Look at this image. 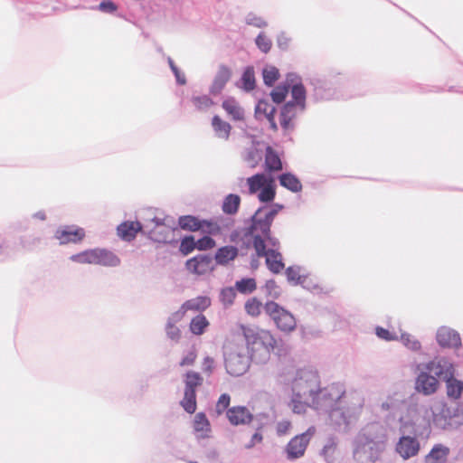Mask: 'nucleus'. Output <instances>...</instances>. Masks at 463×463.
<instances>
[{"label":"nucleus","instance_id":"f257e3e1","mask_svg":"<svg viewBox=\"0 0 463 463\" xmlns=\"http://www.w3.org/2000/svg\"><path fill=\"white\" fill-rule=\"evenodd\" d=\"M383 411H389L400 423V432L402 436L396 444V452L407 460L418 455L420 445L419 440L406 433H411L413 426L422 417H428V406L425 401L417 393L407 394L395 392L387 396L381 404Z\"/></svg>","mask_w":463,"mask_h":463},{"label":"nucleus","instance_id":"f03ea898","mask_svg":"<svg viewBox=\"0 0 463 463\" xmlns=\"http://www.w3.org/2000/svg\"><path fill=\"white\" fill-rule=\"evenodd\" d=\"M314 400V409L327 413L329 425L339 433L350 430L358 420L364 402L360 392H346L340 383L319 387Z\"/></svg>","mask_w":463,"mask_h":463},{"label":"nucleus","instance_id":"7ed1b4c3","mask_svg":"<svg viewBox=\"0 0 463 463\" xmlns=\"http://www.w3.org/2000/svg\"><path fill=\"white\" fill-rule=\"evenodd\" d=\"M282 204L260 207L250 218V225L246 235L253 238V247L259 257H265L268 269L273 273H279L285 267L279 252V241L271 235V224Z\"/></svg>","mask_w":463,"mask_h":463},{"label":"nucleus","instance_id":"20e7f679","mask_svg":"<svg viewBox=\"0 0 463 463\" xmlns=\"http://www.w3.org/2000/svg\"><path fill=\"white\" fill-rule=\"evenodd\" d=\"M387 436L379 423L364 428L355 439L354 458L357 463H375L385 450Z\"/></svg>","mask_w":463,"mask_h":463},{"label":"nucleus","instance_id":"39448f33","mask_svg":"<svg viewBox=\"0 0 463 463\" xmlns=\"http://www.w3.org/2000/svg\"><path fill=\"white\" fill-rule=\"evenodd\" d=\"M241 330L250 360L256 364L268 362L276 345L272 334L259 327L242 326Z\"/></svg>","mask_w":463,"mask_h":463},{"label":"nucleus","instance_id":"423d86ee","mask_svg":"<svg viewBox=\"0 0 463 463\" xmlns=\"http://www.w3.org/2000/svg\"><path fill=\"white\" fill-rule=\"evenodd\" d=\"M319 386L320 377L317 370L313 368L299 369L292 382V394L307 401H315Z\"/></svg>","mask_w":463,"mask_h":463},{"label":"nucleus","instance_id":"0eeeda50","mask_svg":"<svg viewBox=\"0 0 463 463\" xmlns=\"http://www.w3.org/2000/svg\"><path fill=\"white\" fill-rule=\"evenodd\" d=\"M430 371L439 379L446 382L447 395L449 398L458 400L461 397L463 392V382L454 378V366L445 358H439L433 360L430 364Z\"/></svg>","mask_w":463,"mask_h":463},{"label":"nucleus","instance_id":"6e6552de","mask_svg":"<svg viewBox=\"0 0 463 463\" xmlns=\"http://www.w3.org/2000/svg\"><path fill=\"white\" fill-rule=\"evenodd\" d=\"M70 260L80 264H93L109 268L118 267L121 263L118 255L111 250L103 248L83 250L80 253L71 255Z\"/></svg>","mask_w":463,"mask_h":463},{"label":"nucleus","instance_id":"1a4fd4ad","mask_svg":"<svg viewBox=\"0 0 463 463\" xmlns=\"http://www.w3.org/2000/svg\"><path fill=\"white\" fill-rule=\"evenodd\" d=\"M265 313L274 322L278 329L289 333L295 330L297 321L295 317L287 309L274 301H268L264 306Z\"/></svg>","mask_w":463,"mask_h":463},{"label":"nucleus","instance_id":"9d476101","mask_svg":"<svg viewBox=\"0 0 463 463\" xmlns=\"http://www.w3.org/2000/svg\"><path fill=\"white\" fill-rule=\"evenodd\" d=\"M433 422L442 430L458 428L463 424V410L458 406L443 404L439 412H432Z\"/></svg>","mask_w":463,"mask_h":463},{"label":"nucleus","instance_id":"9b49d317","mask_svg":"<svg viewBox=\"0 0 463 463\" xmlns=\"http://www.w3.org/2000/svg\"><path fill=\"white\" fill-rule=\"evenodd\" d=\"M432 363L433 361L424 365V370L418 374L415 381L416 391L426 396L435 393L439 388V377L434 374V372L430 371Z\"/></svg>","mask_w":463,"mask_h":463},{"label":"nucleus","instance_id":"f8f14e48","mask_svg":"<svg viewBox=\"0 0 463 463\" xmlns=\"http://www.w3.org/2000/svg\"><path fill=\"white\" fill-rule=\"evenodd\" d=\"M250 357L240 352H230L225 354V368L232 376H241L247 372Z\"/></svg>","mask_w":463,"mask_h":463},{"label":"nucleus","instance_id":"ddd939ff","mask_svg":"<svg viewBox=\"0 0 463 463\" xmlns=\"http://www.w3.org/2000/svg\"><path fill=\"white\" fill-rule=\"evenodd\" d=\"M315 427H310L306 432L297 435L288 442L286 448L287 457L288 459H296L304 455L311 437L315 434Z\"/></svg>","mask_w":463,"mask_h":463},{"label":"nucleus","instance_id":"4468645a","mask_svg":"<svg viewBox=\"0 0 463 463\" xmlns=\"http://www.w3.org/2000/svg\"><path fill=\"white\" fill-rule=\"evenodd\" d=\"M307 109L298 108V104L288 101L283 105L279 114L280 126L284 131H291L295 128L294 119L302 115Z\"/></svg>","mask_w":463,"mask_h":463},{"label":"nucleus","instance_id":"2eb2a0df","mask_svg":"<svg viewBox=\"0 0 463 463\" xmlns=\"http://www.w3.org/2000/svg\"><path fill=\"white\" fill-rule=\"evenodd\" d=\"M150 222L155 225L153 228L149 227L147 232L151 234L153 240L163 243H170L174 240L175 229L166 225L165 219L154 217Z\"/></svg>","mask_w":463,"mask_h":463},{"label":"nucleus","instance_id":"dca6fc26","mask_svg":"<svg viewBox=\"0 0 463 463\" xmlns=\"http://www.w3.org/2000/svg\"><path fill=\"white\" fill-rule=\"evenodd\" d=\"M84 236V230L75 225L60 227L57 229L54 235L55 239H57L61 244L77 243L80 241Z\"/></svg>","mask_w":463,"mask_h":463},{"label":"nucleus","instance_id":"f3484780","mask_svg":"<svg viewBox=\"0 0 463 463\" xmlns=\"http://www.w3.org/2000/svg\"><path fill=\"white\" fill-rule=\"evenodd\" d=\"M186 268L192 273L203 275L213 268V258L208 254H199L186 261Z\"/></svg>","mask_w":463,"mask_h":463},{"label":"nucleus","instance_id":"a211bd4d","mask_svg":"<svg viewBox=\"0 0 463 463\" xmlns=\"http://www.w3.org/2000/svg\"><path fill=\"white\" fill-rule=\"evenodd\" d=\"M436 339L442 347L458 348L461 345L459 334L448 326H441L438 329Z\"/></svg>","mask_w":463,"mask_h":463},{"label":"nucleus","instance_id":"6ab92c4d","mask_svg":"<svg viewBox=\"0 0 463 463\" xmlns=\"http://www.w3.org/2000/svg\"><path fill=\"white\" fill-rule=\"evenodd\" d=\"M229 422L233 426L247 425L253 420L252 413L245 406H233L226 411Z\"/></svg>","mask_w":463,"mask_h":463},{"label":"nucleus","instance_id":"aec40b11","mask_svg":"<svg viewBox=\"0 0 463 463\" xmlns=\"http://www.w3.org/2000/svg\"><path fill=\"white\" fill-rule=\"evenodd\" d=\"M302 268L300 266H291L286 269V276L289 282L294 285H301L303 288H309L316 292H319L320 287L316 284L311 287L310 282L306 275L302 274Z\"/></svg>","mask_w":463,"mask_h":463},{"label":"nucleus","instance_id":"412c9836","mask_svg":"<svg viewBox=\"0 0 463 463\" xmlns=\"http://www.w3.org/2000/svg\"><path fill=\"white\" fill-rule=\"evenodd\" d=\"M232 76L231 70L226 65H220L209 88L210 94L213 96L219 95Z\"/></svg>","mask_w":463,"mask_h":463},{"label":"nucleus","instance_id":"4be33fe9","mask_svg":"<svg viewBox=\"0 0 463 463\" xmlns=\"http://www.w3.org/2000/svg\"><path fill=\"white\" fill-rule=\"evenodd\" d=\"M193 429L198 440L209 439L212 434V427L209 420L203 412H198L194 415Z\"/></svg>","mask_w":463,"mask_h":463},{"label":"nucleus","instance_id":"5701e85b","mask_svg":"<svg viewBox=\"0 0 463 463\" xmlns=\"http://www.w3.org/2000/svg\"><path fill=\"white\" fill-rule=\"evenodd\" d=\"M148 224H142L139 222H125L118 225V233L125 241L133 240L138 232H146Z\"/></svg>","mask_w":463,"mask_h":463},{"label":"nucleus","instance_id":"b1692460","mask_svg":"<svg viewBox=\"0 0 463 463\" xmlns=\"http://www.w3.org/2000/svg\"><path fill=\"white\" fill-rule=\"evenodd\" d=\"M222 108L234 121H242L245 118V111L234 98H227L222 103Z\"/></svg>","mask_w":463,"mask_h":463},{"label":"nucleus","instance_id":"393cba45","mask_svg":"<svg viewBox=\"0 0 463 463\" xmlns=\"http://www.w3.org/2000/svg\"><path fill=\"white\" fill-rule=\"evenodd\" d=\"M449 449L442 444H436L425 457V463H445Z\"/></svg>","mask_w":463,"mask_h":463},{"label":"nucleus","instance_id":"a878e982","mask_svg":"<svg viewBox=\"0 0 463 463\" xmlns=\"http://www.w3.org/2000/svg\"><path fill=\"white\" fill-rule=\"evenodd\" d=\"M212 127L217 137L228 140L232 130V126L228 122L215 115L212 118Z\"/></svg>","mask_w":463,"mask_h":463},{"label":"nucleus","instance_id":"bb28decb","mask_svg":"<svg viewBox=\"0 0 463 463\" xmlns=\"http://www.w3.org/2000/svg\"><path fill=\"white\" fill-rule=\"evenodd\" d=\"M241 197L235 194H227L222 201V211L228 215H234L238 213L241 205Z\"/></svg>","mask_w":463,"mask_h":463},{"label":"nucleus","instance_id":"cd10ccee","mask_svg":"<svg viewBox=\"0 0 463 463\" xmlns=\"http://www.w3.org/2000/svg\"><path fill=\"white\" fill-rule=\"evenodd\" d=\"M265 166L266 170L269 172L279 171L282 169V162L278 152L270 146L266 148Z\"/></svg>","mask_w":463,"mask_h":463},{"label":"nucleus","instance_id":"c85d7f7f","mask_svg":"<svg viewBox=\"0 0 463 463\" xmlns=\"http://www.w3.org/2000/svg\"><path fill=\"white\" fill-rule=\"evenodd\" d=\"M279 181L281 186L293 192L298 193L302 190V184L299 179L291 173H285L279 176Z\"/></svg>","mask_w":463,"mask_h":463},{"label":"nucleus","instance_id":"c756f323","mask_svg":"<svg viewBox=\"0 0 463 463\" xmlns=\"http://www.w3.org/2000/svg\"><path fill=\"white\" fill-rule=\"evenodd\" d=\"M238 255V249L234 246H224L220 248L215 253V260L220 265H225L233 260Z\"/></svg>","mask_w":463,"mask_h":463},{"label":"nucleus","instance_id":"7c9ffc66","mask_svg":"<svg viewBox=\"0 0 463 463\" xmlns=\"http://www.w3.org/2000/svg\"><path fill=\"white\" fill-rule=\"evenodd\" d=\"M211 305L210 298L206 296H199L197 298L186 300L182 306L186 310L203 311Z\"/></svg>","mask_w":463,"mask_h":463},{"label":"nucleus","instance_id":"2f4dec72","mask_svg":"<svg viewBox=\"0 0 463 463\" xmlns=\"http://www.w3.org/2000/svg\"><path fill=\"white\" fill-rule=\"evenodd\" d=\"M256 86L254 69L251 66H248L245 68L240 82L238 83V87L242 89L243 90L249 92L254 90Z\"/></svg>","mask_w":463,"mask_h":463},{"label":"nucleus","instance_id":"473e14b6","mask_svg":"<svg viewBox=\"0 0 463 463\" xmlns=\"http://www.w3.org/2000/svg\"><path fill=\"white\" fill-rule=\"evenodd\" d=\"M290 102L298 104V108L307 109V91L303 84H296L290 88Z\"/></svg>","mask_w":463,"mask_h":463},{"label":"nucleus","instance_id":"72a5a7b5","mask_svg":"<svg viewBox=\"0 0 463 463\" xmlns=\"http://www.w3.org/2000/svg\"><path fill=\"white\" fill-rule=\"evenodd\" d=\"M209 325L210 323L205 316L199 314L191 320L189 328L192 334L201 335L205 332Z\"/></svg>","mask_w":463,"mask_h":463},{"label":"nucleus","instance_id":"f704fd0d","mask_svg":"<svg viewBox=\"0 0 463 463\" xmlns=\"http://www.w3.org/2000/svg\"><path fill=\"white\" fill-rule=\"evenodd\" d=\"M276 108L270 104L268 100L260 99L255 107V117L257 119L267 118L275 115Z\"/></svg>","mask_w":463,"mask_h":463},{"label":"nucleus","instance_id":"c9c22d12","mask_svg":"<svg viewBox=\"0 0 463 463\" xmlns=\"http://www.w3.org/2000/svg\"><path fill=\"white\" fill-rule=\"evenodd\" d=\"M269 179H268L264 174H256L247 178L246 182L249 186V194H256L269 182Z\"/></svg>","mask_w":463,"mask_h":463},{"label":"nucleus","instance_id":"e433bc0d","mask_svg":"<svg viewBox=\"0 0 463 463\" xmlns=\"http://www.w3.org/2000/svg\"><path fill=\"white\" fill-rule=\"evenodd\" d=\"M203 381V379L199 373L194 371L187 372L184 378V391L196 393V388L202 385Z\"/></svg>","mask_w":463,"mask_h":463},{"label":"nucleus","instance_id":"4c0bfd02","mask_svg":"<svg viewBox=\"0 0 463 463\" xmlns=\"http://www.w3.org/2000/svg\"><path fill=\"white\" fill-rule=\"evenodd\" d=\"M244 23L258 29H265L269 26V22L255 12H249L244 16Z\"/></svg>","mask_w":463,"mask_h":463},{"label":"nucleus","instance_id":"58836bf2","mask_svg":"<svg viewBox=\"0 0 463 463\" xmlns=\"http://www.w3.org/2000/svg\"><path fill=\"white\" fill-rule=\"evenodd\" d=\"M191 102L194 108L202 112L207 111L214 104L212 98L208 95H197L191 98Z\"/></svg>","mask_w":463,"mask_h":463},{"label":"nucleus","instance_id":"ea45409f","mask_svg":"<svg viewBox=\"0 0 463 463\" xmlns=\"http://www.w3.org/2000/svg\"><path fill=\"white\" fill-rule=\"evenodd\" d=\"M254 43L257 46V48L262 52V53H269L272 48V41L271 39L267 35V33L263 31L260 32L258 35L256 36Z\"/></svg>","mask_w":463,"mask_h":463},{"label":"nucleus","instance_id":"a19ab883","mask_svg":"<svg viewBox=\"0 0 463 463\" xmlns=\"http://www.w3.org/2000/svg\"><path fill=\"white\" fill-rule=\"evenodd\" d=\"M179 226L183 230H188V231H198L202 228L201 222L194 216L186 215V216H181L179 218Z\"/></svg>","mask_w":463,"mask_h":463},{"label":"nucleus","instance_id":"79ce46f5","mask_svg":"<svg viewBox=\"0 0 463 463\" xmlns=\"http://www.w3.org/2000/svg\"><path fill=\"white\" fill-rule=\"evenodd\" d=\"M291 404L292 411L298 414L304 413L307 407L314 408V401H307L294 394H292Z\"/></svg>","mask_w":463,"mask_h":463},{"label":"nucleus","instance_id":"37998d69","mask_svg":"<svg viewBox=\"0 0 463 463\" xmlns=\"http://www.w3.org/2000/svg\"><path fill=\"white\" fill-rule=\"evenodd\" d=\"M271 179L260 190L258 198L262 203H269L273 201L276 192Z\"/></svg>","mask_w":463,"mask_h":463},{"label":"nucleus","instance_id":"c03bdc74","mask_svg":"<svg viewBox=\"0 0 463 463\" xmlns=\"http://www.w3.org/2000/svg\"><path fill=\"white\" fill-rule=\"evenodd\" d=\"M181 405L188 413H194L196 410V393L184 391Z\"/></svg>","mask_w":463,"mask_h":463},{"label":"nucleus","instance_id":"a18cd8bd","mask_svg":"<svg viewBox=\"0 0 463 463\" xmlns=\"http://www.w3.org/2000/svg\"><path fill=\"white\" fill-rule=\"evenodd\" d=\"M292 43L291 35L286 31H280L276 35V43L278 48L282 52H287L290 48Z\"/></svg>","mask_w":463,"mask_h":463},{"label":"nucleus","instance_id":"49530a36","mask_svg":"<svg viewBox=\"0 0 463 463\" xmlns=\"http://www.w3.org/2000/svg\"><path fill=\"white\" fill-rule=\"evenodd\" d=\"M263 81L267 86H272L279 79V70L274 66H266L262 71Z\"/></svg>","mask_w":463,"mask_h":463},{"label":"nucleus","instance_id":"de8ad7c7","mask_svg":"<svg viewBox=\"0 0 463 463\" xmlns=\"http://www.w3.org/2000/svg\"><path fill=\"white\" fill-rule=\"evenodd\" d=\"M235 287L239 292L249 294L256 289V282L254 279H242L236 282Z\"/></svg>","mask_w":463,"mask_h":463},{"label":"nucleus","instance_id":"09e8293b","mask_svg":"<svg viewBox=\"0 0 463 463\" xmlns=\"http://www.w3.org/2000/svg\"><path fill=\"white\" fill-rule=\"evenodd\" d=\"M400 341L409 349L412 351H419L421 348L420 343L411 334L402 333Z\"/></svg>","mask_w":463,"mask_h":463},{"label":"nucleus","instance_id":"8fccbe9b","mask_svg":"<svg viewBox=\"0 0 463 463\" xmlns=\"http://www.w3.org/2000/svg\"><path fill=\"white\" fill-rule=\"evenodd\" d=\"M288 87L286 85H278L271 92L270 97L274 103L279 104L284 101L287 94L288 93Z\"/></svg>","mask_w":463,"mask_h":463},{"label":"nucleus","instance_id":"3c124183","mask_svg":"<svg viewBox=\"0 0 463 463\" xmlns=\"http://www.w3.org/2000/svg\"><path fill=\"white\" fill-rule=\"evenodd\" d=\"M165 331L167 338L170 339L175 344H177L180 341L182 333L177 326L172 325L170 323H165Z\"/></svg>","mask_w":463,"mask_h":463},{"label":"nucleus","instance_id":"603ef678","mask_svg":"<svg viewBox=\"0 0 463 463\" xmlns=\"http://www.w3.org/2000/svg\"><path fill=\"white\" fill-rule=\"evenodd\" d=\"M230 402L231 397L227 393H223L219 397L217 403L215 405V412L218 416L222 415L225 411H227L228 407L230 405Z\"/></svg>","mask_w":463,"mask_h":463},{"label":"nucleus","instance_id":"864d4df0","mask_svg":"<svg viewBox=\"0 0 463 463\" xmlns=\"http://www.w3.org/2000/svg\"><path fill=\"white\" fill-rule=\"evenodd\" d=\"M196 248L195 241L193 236H186L181 241L180 251L184 255H188Z\"/></svg>","mask_w":463,"mask_h":463},{"label":"nucleus","instance_id":"5fc2aeb1","mask_svg":"<svg viewBox=\"0 0 463 463\" xmlns=\"http://www.w3.org/2000/svg\"><path fill=\"white\" fill-rule=\"evenodd\" d=\"M236 297V291L232 288H225L221 291L220 298L225 306H230L233 303Z\"/></svg>","mask_w":463,"mask_h":463},{"label":"nucleus","instance_id":"6e6d98bb","mask_svg":"<svg viewBox=\"0 0 463 463\" xmlns=\"http://www.w3.org/2000/svg\"><path fill=\"white\" fill-rule=\"evenodd\" d=\"M195 244L196 249L200 250H205L213 248L215 246V241L210 236H203V238L195 241Z\"/></svg>","mask_w":463,"mask_h":463},{"label":"nucleus","instance_id":"4d7b16f0","mask_svg":"<svg viewBox=\"0 0 463 463\" xmlns=\"http://www.w3.org/2000/svg\"><path fill=\"white\" fill-rule=\"evenodd\" d=\"M261 304L256 299L249 300L245 304V310L250 316L256 317L260 313Z\"/></svg>","mask_w":463,"mask_h":463},{"label":"nucleus","instance_id":"13d9d810","mask_svg":"<svg viewBox=\"0 0 463 463\" xmlns=\"http://www.w3.org/2000/svg\"><path fill=\"white\" fill-rule=\"evenodd\" d=\"M375 334L379 338L386 340V341H392V340L399 339L398 335L395 333H392L389 330L384 329L381 326H377L375 328Z\"/></svg>","mask_w":463,"mask_h":463},{"label":"nucleus","instance_id":"bf43d9fd","mask_svg":"<svg viewBox=\"0 0 463 463\" xmlns=\"http://www.w3.org/2000/svg\"><path fill=\"white\" fill-rule=\"evenodd\" d=\"M197 354L194 350H189L179 362L181 367L191 366L194 364Z\"/></svg>","mask_w":463,"mask_h":463},{"label":"nucleus","instance_id":"052dcab7","mask_svg":"<svg viewBox=\"0 0 463 463\" xmlns=\"http://www.w3.org/2000/svg\"><path fill=\"white\" fill-rule=\"evenodd\" d=\"M185 313L186 310L184 308L183 306H181V307L177 311L172 313L168 317L166 323L177 326V324L184 318Z\"/></svg>","mask_w":463,"mask_h":463},{"label":"nucleus","instance_id":"680f3d73","mask_svg":"<svg viewBox=\"0 0 463 463\" xmlns=\"http://www.w3.org/2000/svg\"><path fill=\"white\" fill-rule=\"evenodd\" d=\"M265 288L269 296L273 298H277L280 294V289L276 284V282L272 279L268 280L265 284Z\"/></svg>","mask_w":463,"mask_h":463},{"label":"nucleus","instance_id":"e2e57ef3","mask_svg":"<svg viewBox=\"0 0 463 463\" xmlns=\"http://www.w3.org/2000/svg\"><path fill=\"white\" fill-rule=\"evenodd\" d=\"M290 427H291V423L289 420H283L279 421L277 424V428H276L277 434L279 436L286 435L288 432Z\"/></svg>","mask_w":463,"mask_h":463},{"label":"nucleus","instance_id":"0e129e2a","mask_svg":"<svg viewBox=\"0 0 463 463\" xmlns=\"http://www.w3.org/2000/svg\"><path fill=\"white\" fill-rule=\"evenodd\" d=\"M98 8L99 11L107 14H111L117 10L116 5L111 1L101 2Z\"/></svg>","mask_w":463,"mask_h":463},{"label":"nucleus","instance_id":"69168bd1","mask_svg":"<svg viewBox=\"0 0 463 463\" xmlns=\"http://www.w3.org/2000/svg\"><path fill=\"white\" fill-rule=\"evenodd\" d=\"M286 82L287 83L285 85L287 87H288V90L292 86H295L296 84H302L300 77L297 73H294V72L288 73L287 78H286Z\"/></svg>","mask_w":463,"mask_h":463},{"label":"nucleus","instance_id":"338daca9","mask_svg":"<svg viewBox=\"0 0 463 463\" xmlns=\"http://www.w3.org/2000/svg\"><path fill=\"white\" fill-rule=\"evenodd\" d=\"M332 96L330 91H324L322 86L315 87V97L317 99H330Z\"/></svg>","mask_w":463,"mask_h":463},{"label":"nucleus","instance_id":"774afa93","mask_svg":"<svg viewBox=\"0 0 463 463\" xmlns=\"http://www.w3.org/2000/svg\"><path fill=\"white\" fill-rule=\"evenodd\" d=\"M172 72L174 73L176 82L179 85H185L186 84V78L184 72H182L179 68L173 70Z\"/></svg>","mask_w":463,"mask_h":463}]
</instances>
